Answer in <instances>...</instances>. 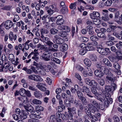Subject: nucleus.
Wrapping results in <instances>:
<instances>
[{"label":"nucleus","mask_w":122,"mask_h":122,"mask_svg":"<svg viewBox=\"0 0 122 122\" xmlns=\"http://www.w3.org/2000/svg\"><path fill=\"white\" fill-rule=\"evenodd\" d=\"M40 112H37L35 110L31 111V114L29 115V117L31 120L33 119H39L41 118L40 115Z\"/></svg>","instance_id":"1"},{"label":"nucleus","mask_w":122,"mask_h":122,"mask_svg":"<svg viewBox=\"0 0 122 122\" xmlns=\"http://www.w3.org/2000/svg\"><path fill=\"white\" fill-rule=\"evenodd\" d=\"M53 41L55 44H60L63 43L64 42V41L59 37L58 35H56L54 36Z\"/></svg>","instance_id":"2"},{"label":"nucleus","mask_w":122,"mask_h":122,"mask_svg":"<svg viewBox=\"0 0 122 122\" xmlns=\"http://www.w3.org/2000/svg\"><path fill=\"white\" fill-rule=\"evenodd\" d=\"M104 105H103V106L102 105V106L103 107H102V108H101V109L102 110H103L105 108V106H106V107H107L109 105V104H111L112 103V98L110 97L107 98L106 99H105L104 100Z\"/></svg>","instance_id":"3"},{"label":"nucleus","mask_w":122,"mask_h":122,"mask_svg":"<svg viewBox=\"0 0 122 122\" xmlns=\"http://www.w3.org/2000/svg\"><path fill=\"white\" fill-rule=\"evenodd\" d=\"M36 68L33 66H31L30 67V69H28L26 67H24L22 69V70L26 71V73L28 74H31L32 72L36 73L37 72V71L36 69Z\"/></svg>","instance_id":"4"},{"label":"nucleus","mask_w":122,"mask_h":122,"mask_svg":"<svg viewBox=\"0 0 122 122\" xmlns=\"http://www.w3.org/2000/svg\"><path fill=\"white\" fill-rule=\"evenodd\" d=\"M12 25L13 22L12 21L10 20H7L5 23H3L0 25V28L4 25L5 28L6 29H8L12 27Z\"/></svg>","instance_id":"5"},{"label":"nucleus","mask_w":122,"mask_h":122,"mask_svg":"<svg viewBox=\"0 0 122 122\" xmlns=\"http://www.w3.org/2000/svg\"><path fill=\"white\" fill-rule=\"evenodd\" d=\"M41 58L45 61H47L50 60L51 56L49 54L46 52H44L42 53L40 56Z\"/></svg>","instance_id":"6"},{"label":"nucleus","mask_w":122,"mask_h":122,"mask_svg":"<svg viewBox=\"0 0 122 122\" xmlns=\"http://www.w3.org/2000/svg\"><path fill=\"white\" fill-rule=\"evenodd\" d=\"M55 18L57 19L56 23L57 25H61L63 24L65 21L63 19V17L61 15H59L56 17Z\"/></svg>","instance_id":"7"},{"label":"nucleus","mask_w":122,"mask_h":122,"mask_svg":"<svg viewBox=\"0 0 122 122\" xmlns=\"http://www.w3.org/2000/svg\"><path fill=\"white\" fill-rule=\"evenodd\" d=\"M46 84L45 83L40 82L38 83L36 85V86L40 90L44 92L46 91Z\"/></svg>","instance_id":"8"},{"label":"nucleus","mask_w":122,"mask_h":122,"mask_svg":"<svg viewBox=\"0 0 122 122\" xmlns=\"http://www.w3.org/2000/svg\"><path fill=\"white\" fill-rule=\"evenodd\" d=\"M82 89L83 91L82 92H86V96L91 98H92L93 97V96L91 95V92L88 87L84 86H83Z\"/></svg>","instance_id":"9"},{"label":"nucleus","mask_w":122,"mask_h":122,"mask_svg":"<svg viewBox=\"0 0 122 122\" xmlns=\"http://www.w3.org/2000/svg\"><path fill=\"white\" fill-rule=\"evenodd\" d=\"M100 16V13L94 11L90 14V16L91 19L93 20L96 18H98Z\"/></svg>","instance_id":"10"},{"label":"nucleus","mask_w":122,"mask_h":122,"mask_svg":"<svg viewBox=\"0 0 122 122\" xmlns=\"http://www.w3.org/2000/svg\"><path fill=\"white\" fill-rule=\"evenodd\" d=\"M94 74L97 77L99 78L102 77L104 75L103 73L101 71L99 70L98 69L96 70L95 71Z\"/></svg>","instance_id":"11"},{"label":"nucleus","mask_w":122,"mask_h":122,"mask_svg":"<svg viewBox=\"0 0 122 122\" xmlns=\"http://www.w3.org/2000/svg\"><path fill=\"white\" fill-rule=\"evenodd\" d=\"M90 39L93 42V45L97 46L98 45V43L97 41L98 40V38L97 36L94 35L90 37Z\"/></svg>","instance_id":"12"},{"label":"nucleus","mask_w":122,"mask_h":122,"mask_svg":"<svg viewBox=\"0 0 122 122\" xmlns=\"http://www.w3.org/2000/svg\"><path fill=\"white\" fill-rule=\"evenodd\" d=\"M59 103L60 106L58 107V108L59 109H60V110H59L58 111L61 112L63 110L65 109V107L63 104V101L61 99H59Z\"/></svg>","instance_id":"13"},{"label":"nucleus","mask_w":122,"mask_h":122,"mask_svg":"<svg viewBox=\"0 0 122 122\" xmlns=\"http://www.w3.org/2000/svg\"><path fill=\"white\" fill-rule=\"evenodd\" d=\"M95 97L98 100L101 102H103L104 101L105 98L103 97L102 95L101 94L97 93L95 95Z\"/></svg>","instance_id":"14"},{"label":"nucleus","mask_w":122,"mask_h":122,"mask_svg":"<svg viewBox=\"0 0 122 122\" xmlns=\"http://www.w3.org/2000/svg\"><path fill=\"white\" fill-rule=\"evenodd\" d=\"M93 28V27L92 26H87L86 28L88 34L91 36L93 35L94 34V32L92 30Z\"/></svg>","instance_id":"15"},{"label":"nucleus","mask_w":122,"mask_h":122,"mask_svg":"<svg viewBox=\"0 0 122 122\" xmlns=\"http://www.w3.org/2000/svg\"><path fill=\"white\" fill-rule=\"evenodd\" d=\"M97 51L100 54L103 55H107V53H106L105 50L103 48L97 47Z\"/></svg>","instance_id":"16"},{"label":"nucleus","mask_w":122,"mask_h":122,"mask_svg":"<svg viewBox=\"0 0 122 122\" xmlns=\"http://www.w3.org/2000/svg\"><path fill=\"white\" fill-rule=\"evenodd\" d=\"M25 109L28 111H33L34 108L30 104H28L26 106L24 105Z\"/></svg>","instance_id":"17"},{"label":"nucleus","mask_w":122,"mask_h":122,"mask_svg":"<svg viewBox=\"0 0 122 122\" xmlns=\"http://www.w3.org/2000/svg\"><path fill=\"white\" fill-rule=\"evenodd\" d=\"M60 48L61 51H66L68 49V47L66 44L64 43L60 47Z\"/></svg>","instance_id":"18"},{"label":"nucleus","mask_w":122,"mask_h":122,"mask_svg":"<svg viewBox=\"0 0 122 122\" xmlns=\"http://www.w3.org/2000/svg\"><path fill=\"white\" fill-rule=\"evenodd\" d=\"M88 107L91 110V112L93 113H95L97 110L96 107L93 106L90 104H89L88 105Z\"/></svg>","instance_id":"19"},{"label":"nucleus","mask_w":122,"mask_h":122,"mask_svg":"<svg viewBox=\"0 0 122 122\" xmlns=\"http://www.w3.org/2000/svg\"><path fill=\"white\" fill-rule=\"evenodd\" d=\"M9 37L10 40L12 41L14 40V41L16 40L17 36L15 34L14 36H13V33L12 32H10L9 35Z\"/></svg>","instance_id":"20"},{"label":"nucleus","mask_w":122,"mask_h":122,"mask_svg":"<svg viewBox=\"0 0 122 122\" xmlns=\"http://www.w3.org/2000/svg\"><path fill=\"white\" fill-rule=\"evenodd\" d=\"M43 22L44 23H48L50 21L49 17L48 15H45L43 16L42 18Z\"/></svg>","instance_id":"21"},{"label":"nucleus","mask_w":122,"mask_h":122,"mask_svg":"<svg viewBox=\"0 0 122 122\" xmlns=\"http://www.w3.org/2000/svg\"><path fill=\"white\" fill-rule=\"evenodd\" d=\"M30 41L28 40L26 41L24 43L22 44L23 47H24L25 49L26 50H28L29 48V43L30 42Z\"/></svg>","instance_id":"22"},{"label":"nucleus","mask_w":122,"mask_h":122,"mask_svg":"<svg viewBox=\"0 0 122 122\" xmlns=\"http://www.w3.org/2000/svg\"><path fill=\"white\" fill-rule=\"evenodd\" d=\"M18 99L20 100L23 103H26L27 102V98L25 96H21V97H18Z\"/></svg>","instance_id":"23"},{"label":"nucleus","mask_w":122,"mask_h":122,"mask_svg":"<svg viewBox=\"0 0 122 122\" xmlns=\"http://www.w3.org/2000/svg\"><path fill=\"white\" fill-rule=\"evenodd\" d=\"M84 62L85 64L88 67L90 66L91 65V62L88 59L86 58L84 59Z\"/></svg>","instance_id":"24"},{"label":"nucleus","mask_w":122,"mask_h":122,"mask_svg":"<svg viewBox=\"0 0 122 122\" xmlns=\"http://www.w3.org/2000/svg\"><path fill=\"white\" fill-rule=\"evenodd\" d=\"M89 86H95L96 87V88L98 89L99 88H97V86H99L98 84L95 80H92L91 81V83H90Z\"/></svg>","instance_id":"25"},{"label":"nucleus","mask_w":122,"mask_h":122,"mask_svg":"<svg viewBox=\"0 0 122 122\" xmlns=\"http://www.w3.org/2000/svg\"><path fill=\"white\" fill-rule=\"evenodd\" d=\"M97 67L98 69L102 72H103L104 73V71H105L106 68L105 66H102L99 64H97Z\"/></svg>","instance_id":"26"},{"label":"nucleus","mask_w":122,"mask_h":122,"mask_svg":"<svg viewBox=\"0 0 122 122\" xmlns=\"http://www.w3.org/2000/svg\"><path fill=\"white\" fill-rule=\"evenodd\" d=\"M68 10L67 7H64L60 10V13L64 14L68 12Z\"/></svg>","instance_id":"27"},{"label":"nucleus","mask_w":122,"mask_h":122,"mask_svg":"<svg viewBox=\"0 0 122 122\" xmlns=\"http://www.w3.org/2000/svg\"><path fill=\"white\" fill-rule=\"evenodd\" d=\"M50 9H49V10H47V11L49 15H52L54 12L53 10L54 7L53 5H51L50 6Z\"/></svg>","instance_id":"28"},{"label":"nucleus","mask_w":122,"mask_h":122,"mask_svg":"<svg viewBox=\"0 0 122 122\" xmlns=\"http://www.w3.org/2000/svg\"><path fill=\"white\" fill-rule=\"evenodd\" d=\"M58 31V30L54 28H52L50 30V32L51 34L53 35H55L57 34Z\"/></svg>","instance_id":"29"},{"label":"nucleus","mask_w":122,"mask_h":122,"mask_svg":"<svg viewBox=\"0 0 122 122\" xmlns=\"http://www.w3.org/2000/svg\"><path fill=\"white\" fill-rule=\"evenodd\" d=\"M105 89L106 92H109L113 91L112 87L109 86H106L105 87Z\"/></svg>","instance_id":"30"},{"label":"nucleus","mask_w":122,"mask_h":122,"mask_svg":"<svg viewBox=\"0 0 122 122\" xmlns=\"http://www.w3.org/2000/svg\"><path fill=\"white\" fill-rule=\"evenodd\" d=\"M97 36L98 37L103 38L104 39H106L105 34L102 32H101L98 33Z\"/></svg>","instance_id":"31"},{"label":"nucleus","mask_w":122,"mask_h":122,"mask_svg":"<svg viewBox=\"0 0 122 122\" xmlns=\"http://www.w3.org/2000/svg\"><path fill=\"white\" fill-rule=\"evenodd\" d=\"M32 102L34 104L36 105L41 104V102L40 100L36 99H34L32 101Z\"/></svg>","instance_id":"32"},{"label":"nucleus","mask_w":122,"mask_h":122,"mask_svg":"<svg viewBox=\"0 0 122 122\" xmlns=\"http://www.w3.org/2000/svg\"><path fill=\"white\" fill-rule=\"evenodd\" d=\"M77 4V2H75L69 5V8L73 10H75L76 9V6Z\"/></svg>","instance_id":"33"},{"label":"nucleus","mask_w":122,"mask_h":122,"mask_svg":"<svg viewBox=\"0 0 122 122\" xmlns=\"http://www.w3.org/2000/svg\"><path fill=\"white\" fill-rule=\"evenodd\" d=\"M51 60L52 61H54L57 64H59L61 63V61L59 59L53 57L51 58Z\"/></svg>","instance_id":"34"},{"label":"nucleus","mask_w":122,"mask_h":122,"mask_svg":"<svg viewBox=\"0 0 122 122\" xmlns=\"http://www.w3.org/2000/svg\"><path fill=\"white\" fill-rule=\"evenodd\" d=\"M112 34L113 35L115 36L117 38L120 39H122V36L121 35H120V34H119L117 32H114Z\"/></svg>","instance_id":"35"},{"label":"nucleus","mask_w":122,"mask_h":122,"mask_svg":"<svg viewBox=\"0 0 122 122\" xmlns=\"http://www.w3.org/2000/svg\"><path fill=\"white\" fill-rule=\"evenodd\" d=\"M81 100L82 103L85 104H86L87 103V102L86 98L82 96L79 99Z\"/></svg>","instance_id":"36"},{"label":"nucleus","mask_w":122,"mask_h":122,"mask_svg":"<svg viewBox=\"0 0 122 122\" xmlns=\"http://www.w3.org/2000/svg\"><path fill=\"white\" fill-rule=\"evenodd\" d=\"M34 94L35 97L38 98L41 96V94L40 93V92L39 91H36L34 92Z\"/></svg>","instance_id":"37"},{"label":"nucleus","mask_w":122,"mask_h":122,"mask_svg":"<svg viewBox=\"0 0 122 122\" xmlns=\"http://www.w3.org/2000/svg\"><path fill=\"white\" fill-rule=\"evenodd\" d=\"M35 109L37 112L39 111V112H40V111H42L44 109L42 107L38 105L36 106L35 107Z\"/></svg>","instance_id":"38"},{"label":"nucleus","mask_w":122,"mask_h":122,"mask_svg":"<svg viewBox=\"0 0 122 122\" xmlns=\"http://www.w3.org/2000/svg\"><path fill=\"white\" fill-rule=\"evenodd\" d=\"M35 76L34 81H41L43 80V79L39 76L35 75Z\"/></svg>","instance_id":"39"},{"label":"nucleus","mask_w":122,"mask_h":122,"mask_svg":"<svg viewBox=\"0 0 122 122\" xmlns=\"http://www.w3.org/2000/svg\"><path fill=\"white\" fill-rule=\"evenodd\" d=\"M112 2L113 3V1L112 0H107L105 2L104 5L106 6H110L111 5Z\"/></svg>","instance_id":"40"},{"label":"nucleus","mask_w":122,"mask_h":122,"mask_svg":"<svg viewBox=\"0 0 122 122\" xmlns=\"http://www.w3.org/2000/svg\"><path fill=\"white\" fill-rule=\"evenodd\" d=\"M40 31L41 36L43 35V34H47L49 32V31L47 30L44 28L41 29V30Z\"/></svg>","instance_id":"41"},{"label":"nucleus","mask_w":122,"mask_h":122,"mask_svg":"<svg viewBox=\"0 0 122 122\" xmlns=\"http://www.w3.org/2000/svg\"><path fill=\"white\" fill-rule=\"evenodd\" d=\"M90 118L91 119L92 122H94L97 121L98 120V118L96 117L94 115H92L91 117H90Z\"/></svg>","instance_id":"42"},{"label":"nucleus","mask_w":122,"mask_h":122,"mask_svg":"<svg viewBox=\"0 0 122 122\" xmlns=\"http://www.w3.org/2000/svg\"><path fill=\"white\" fill-rule=\"evenodd\" d=\"M41 37L42 39L43 42L46 43L50 40L48 38L44 37L43 35L41 36Z\"/></svg>","instance_id":"43"},{"label":"nucleus","mask_w":122,"mask_h":122,"mask_svg":"<svg viewBox=\"0 0 122 122\" xmlns=\"http://www.w3.org/2000/svg\"><path fill=\"white\" fill-rule=\"evenodd\" d=\"M106 78L107 80H108L111 82L113 83L116 80L115 77L112 78L111 77L109 76H106Z\"/></svg>","instance_id":"44"},{"label":"nucleus","mask_w":122,"mask_h":122,"mask_svg":"<svg viewBox=\"0 0 122 122\" xmlns=\"http://www.w3.org/2000/svg\"><path fill=\"white\" fill-rule=\"evenodd\" d=\"M51 48H48V49L47 50V51L49 52H56L58 50L57 49H55L54 48H53L52 47H51Z\"/></svg>","instance_id":"45"},{"label":"nucleus","mask_w":122,"mask_h":122,"mask_svg":"<svg viewBox=\"0 0 122 122\" xmlns=\"http://www.w3.org/2000/svg\"><path fill=\"white\" fill-rule=\"evenodd\" d=\"M81 103V101L79 100L75 99L74 101V104L76 107L78 106Z\"/></svg>","instance_id":"46"},{"label":"nucleus","mask_w":122,"mask_h":122,"mask_svg":"<svg viewBox=\"0 0 122 122\" xmlns=\"http://www.w3.org/2000/svg\"><path fill=\"white\" fill-rule=\"evenodd\" d=\"M98 82L100 85L102 86H103L105 84V81L103 79H99L98 80Z\"/></svg>","instance_id":"47"},{"label":"nucleus","mask_w":122,"mask_h":122,"mask_svg":"<svg viewBox=\"0 0 122 122\" xmlns=\"http://www.w3.org/2000/svg\"><path fill=\"white\" fill-rule=\"evenodd\" d=\"M89 57L92 60L95 61L96 60V56L92 54H90L89 55Z\"/></svg>","instance_id":"48"},{"label":"nucleus","mask_w":122,"mask_h":122,"mask_svg":"<svg viewBox=\"0 0 122 122\" xmlns=\"http://www.w3.org/2000/svg\"><path fill=\"white\" fill-rule=\"evenodd\" d=\"M87 51L86 49H81L79 51V54L82 55H84Z\"/></svg>","instance_id":"49"},{"label":"nucleus","mask_w":122,"mask_h":122,"mask_svg":"<svg viewBox=\"0 0 122 122\" xmlns=\"http://www.w3.org/2000/svg\"><path fill=\"white\" fill-rule=\"evenodd\" d=\"M55 116L54 115H51L49 120V122H54L55 120Z\"/></svg>","instance_id":"50"},{"label":"nucleus","mask_w":122,"mask_h":122,"mask_svg":"<svg viewBox=\"0 0 122 122\" xmlns=\"http://www.w3.org/2000/svg\"><path fill=\"white\" fill-rule=\"evenodd\" d=\"M91 90L92 93L95 95L98 93L96 88L93 87H91Z\"/></svg>","instance_id":"51"},{"label":"nucleus","mask_w":122,"mask_h":122,"mask_svg":"<svg viewBox=\"0 0 122 122\" xmlns=\"http://www.w3.org/2000/svg\"><path fill=\"white\" fill-rule=\"evenodd\" d=\"M103 93V94L104 95V97L105 99L108 98L110 97V94L108 92H105V93Z\"/></svg>","instance_id":"52"},{"label":"nucleus","mask_w":122,"mask_h":122,"mask_svg":"<svg viewBox=\"0 0 122 122\" xmlns=\"http://www.w3.org/2000/svg\"><path fill=\"white\" fill-rule=\"evenodd\" d=\"M26 90L24 88H21L20 90V95L22 96L25 94Z\"/></svg>","instance_id":"53"},{"label":"nucleus","mask_w":122,"mask_h":122,"mask_svg":"<svg viewBox=\"0 0 122 122\" xmlns=\"http://www.w3.org/2000/svg\"><path fill=\"white\" fill-rule=\"evenodd\" d=\"M111 86L112 87L113 91L115 90L117 88V86L116 84L115 83L112 82L111 83Z\"/></svg>","instance_id":"54"},{"label":"nucleus","mask_w":122,"mask_h":122,"mask_svg":"<svg viewBox=\"0 0 122 122\" xmlns=\"http://www.w3.org/2000/svg\"><path fill=\"white\" fill-rule=\"evenodd\" d=\"M114 67L117 69H118L120 68V66L119 64L117 63L116 62L114 63Z\"/></svg>","instance_id":"55"},{"label":"nucleus","mask_w":122,"mask_h":122,"mask_svg":"<svg viewBox=\"0 0 122 122\" xmlns=\"http://www.w3.org/2000/svg\"><path fill=\"white\" fill-rule=\"evenodd\" d=\"M8 58L9 60L12 61L14 59V55L12 54H10Z\"/></svg>","instance_id":"56"},{"label":"nucleus","mask_w":122,"mask_h":122,"mask_svg":"<svg viewBox=\"0 0 122 122\" xmlns=\"http://www.w3.org/2000/svg\"><path fill=\"white\" fill-rule=\"evenodd\" d=\"M67 27L66 26H63V25L59 26L58 27V29L61 30H66V28Z\"/></svg>","instance_id":"57"},{"label":"nucleus","mask_w":122,"mask_h":122,"mask_svg":"<svg viewBox=\"0 0 122 122\" xmlns=\"http://www.w3.org/2000/svg\"><path fill=\"white\" fill-rule=\"evenodd\" d=\"M37 51L38 50L35 49L34 50V51L32 52L31 53H32V55H34V56H36L39 55V53Z\"/></svg>","instance_id":"58"},{"label":"nucleus","mask_w":122,"mask_h":122,"mask_svg":"<svg viewBox=\"0 0 122 122\" xmlns=\"http://www.w3.org/2000/svg\"><path fill=\"white\" fill-rule=\"evenodd\" d=\"M65 32L63 31H61L58 33V36L64 37L65 36Z\"/></svg>","instance_id":"59"},{"label":"nucleus","mask_w":122,"mask_h":122,"mask_svg":"<svg viewBox=\"0 0 122 122\" xmlns=\"http://www.w3.org/2000/svg\"><path fill=\"white\" fill-rule=\"evenodd\" d=\"M76 108L75 107H73L72 108H68V112H75L76 110Z\"/></svg>","instance_id":"60"},{"label":"nucleus","mask_w":122,"mask_h":122,"mask_svg":"<svg viewBox=\"0 0 122 122\" xmlns=\"http://www.w3.org/2000/svg\"><path fill=\"white\" fill-rule=\"evenodd\" d=\"M76 93L79 99L82 96V93L80 91H77Z\"/></svg>","instance_id":"61"},{"label":"nucleus","mask_w":122,"mask_h":122,"mask_svg":"<svg viewBox=\"0 0 122 122\" xmlns=\"http://www.w3.org/2000/svg\"><path fill=\"white\" fill-rule=\"evenodd\" d=\"M107 45L108 46H111L114 44L113 42L112 41H107L106 43Z\"/></svg>","instance_id":"62"},{"label":"nucleus","mask_w":122,"mask_h":122,"mask_svg":"<svg viewBox=\"0 0 122 122\" xmlns=\"http://www.w3.org/2000/svg\"><path fill=\"white\" fill-rule=\"evenodd\" d=\"M39 74L42 75L44 76L46 74V73L43 69L41 70L39 72Z\"/></svg>","instance_id":"63"},{"label":"nucleus","mask_w":122,"mask_h":122,"mask_svg":"<svg viewBox=\"0 0 122 122\" xmlns=\"http://www.w3.org/2000/svg\"><path fill=\"white\" fill-rule=\"evenodd\" d=\"M25 94L28 97H30L31 96L30 92L28 90L26 91Z\"/></svg>","instance_id":"64"}]
</instances>
